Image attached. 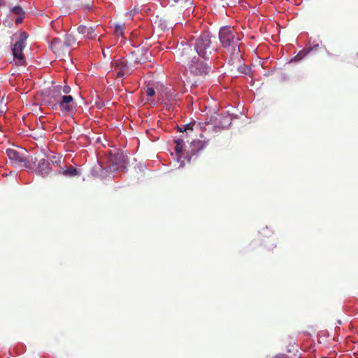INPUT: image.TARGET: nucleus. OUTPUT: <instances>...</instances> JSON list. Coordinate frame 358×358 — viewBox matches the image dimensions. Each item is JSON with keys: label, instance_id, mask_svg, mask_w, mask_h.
Here are the masks:
<instances>
[{"label": "nucleus", "instance_id": "1", "mask_svg": "<svg viewBox=\"0 0 358 358\" xmlns=\"http://www.w3.org/2000/svg\"><path fill=\"white\" fill-rule=\"evenodd\" d=\"M194 50L189 43L183 41L177 46V55L178 59L186 63L189 67L197 65L201 67H209L206 62L208 60V55L211 54L213 50L211 48V36L210 33L202 32L197 37L194 43Z\"/></svg>", "mask_w": 358, "mask_h": 358}, {"label": "nucleus", "instance_id": "2", "mask_svg": "<svg viewBox=\"0 0 358 358\" xmlns=\"http://www.w3.org/2000/svg\"><path fill=\"white\" fill-rule=\"evenodd\" d=\"M219 40L222 47L228 52H236L239 48L240 36L231 27L227 26L220 28Z\"/></svg>", "mask_w": 358, "mask_h": 358}, {"label": "nucleus", "instance_id": "3", "mask_svg": "<svg viewBox=\"0 0 358 358\" xmlns=\"http://www.w3.org/2000/svg\"><path fill=\"white\" fill-rule=\"evenodd\" d=\"M76 39L71 34H66L63 39L54 38L50 44L53 52L57 57L64 56L70 53V48L76 44Z\"/></svg>", "mask_w": 358, "mask_h": 358}, {"label": "nucleus", "instance_id": "4", "mask_svg": "<svg viewBox=\"0 0 358 358\" xmlns=\"http://www.w3.org/2000/svg\"><path fill=\"white\" fill-rule=\"evenodd\" d=\"M28 35L23 31L20 34L19 39L13 45L12 52L13 56V62L16 66H27V63L23 54V50L26 46V40Z\"/></svg>", "mask_w": 358, "mask_h": 358}, {"label": "nucleus", "instance_id": "5", "mask_svg": "<svg viewBox=\"0 0 358 358\" xmlns=\"http://www.w3.org/2000/svg\"><path fill=\"white\" fill-rule=\"evenodd\" d=\"M322 50H326V48L321 43H315V42L311 43L310 41H309L308 45H307L303 50L299 51V53L297 54V55H296L294 57H293L291 59V62L300 61V60L303 59L308 54H310L313 52L320 51Z\"/></svg>", "mask_w": 358, "mask_h": 358}, {"label": "nucleus", "instance_id": "6", "mask_svg": "<svg viewBox=\"0 0 358 358\" xmlns=\"http://www.w3.org/2000/svg\"><path fill=\"white\" fill-rule=\"evenodd\" d=\"M231 56L228 59L229 66H236V67H248V66L242 63V56L240 55V49L238 48L236 52L230 51Z\"/></svg>", "mask_w": 358, "mask_h": 358}, {"label": "nucleus", "instance_id": "7", "mask_svg": "<svg viewBox=\"0 0 358 358\" xmlns=\"http://www.w3.org/2000/svg\"><path fill=\"white\" fill-rule=\"evenodd\" d=\"M78 31L79 34H83L85 38L88 39H93L97 36V34L95 32V29L93 27L80 25L78 27Z\"/></svg>", "mask_w": 358, "mask_h": 358}, {"label": "nucleus", "instance_id": "8", "mask_svg": "<svg viewBox=\"0 0 358 358\" xmlns=\"http://www.w3.org/2000/svg\"><path fill=\"white\" fill-rule=\"evenodd\" d=\"M124 29H125V25L124 23L117 24L115 25L114 33L117 36H123Z\"/></svg>", "mask_w": 358, "mask_h": 358}, {"label": "nucleus", "instance_id": "9", "mask_svg": "<svg viewBox=\"0 0 358 358\" xmlns=\"http://www.w3.org/2000/svg\"><path fill=\"white\" fill-rule=\"evenodd\" d=\"M268 58L266 57V58H264V59H261L259 57H257L255 60V63L252 64V66H261L262 67H264V65H267L268 64Z\"/></svg>", "mask_w": 358, "mask_h": 358}, {"label": "nucleus", "instance_id": "10", "mask_svg": "<svg viewBox=\"0 0 358 358\" xmlns=\"http://www.w3.org/2000/svg\"><path fill=\"white\" fill-rule=\"evenodd\" d=\"M11 11H12V13H13L14 14H15L17 15H24V13L23 11L22 8L19 6L13 7L11 9Z\"/></svg>", "mask_w": 358, "mask_h": 358}, {"label": "nucleus", "instance_id": "11", "mask_svg": "<svg viewBox=\"0 0 358 358\" xmlns=\"http://www.w3.org/2000/svg\"><path fill=\"white\" fill-rule=\"evenodd\" d=\"M24 18V15H18V17L15 20L16 24H20L22 22Z\"/></svg>", "mask_w": 358, "mask_h": 358}, {"label": "nucleus", "instance_id": "12", "mask_svg": "<svg viewBox=\"0 0 358 358\" xmlns=\"http://www.w3.org/2000/svg\"><path fill=\"white\" fill-rule=\"evenodd\" d=\"M145 59H145V58H144V59H138V57H136L135 61H136V64H143V63H145Z\"/></svg>", "mask_w": 358, "mask_h": 358}, {"label": "nucleus", "instance_id": "13", "mask_svg": "<svg viewBox=\"0 0 358 358\" xmlns=\"http://www.w3.org/2000/svg\"><path fill=\"white\" fill-rule=\"evenodd\" d=\"M91 7H92V4H91V3H88V4L87 5V9H90Z\"/></svg>", "mask_w": 358, "mask_h": 358}, {"label": "nucleus", "instance_id": "14", "mask_svg": "<svg viewBox=\"0 0 358 358\" xmlns=\"http://www.w3.org/2000/svg\"><path fill=\"white\" fill-rule=\"evenodd\" d=\"M103 55L104 57H106V53H105V52L103 50Z\"/></svg>", "mask_w": 358, "mask_h": 358}]
</instances>
